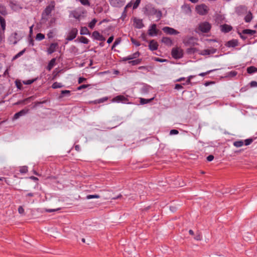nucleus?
<instances>
[{"instance_id": "nucleus-1", "label": "nucleus", "mask_w": 257, "mask_h": 257, "mask_svg": "<svg viewBox=\"0 0 257 257\" xmlns=\"http://www.w3.org/2000/svg\"><path fill=\"white\" fill-rule=\"evenodd\" d=\"M145 13L149 16L155 15L158 20L161 19L162 13V12L152 7L151 6H147L145 8Z\"/></svg>"}, {"instance_id": "nucleus-2", "label": "nucleus", "mask_w": 257, "mask_h": 257, "mask_svg": "<svg viewBox=\"0 0 257 257\" xmlns=\"http://www.w3.org/2000/svg\"><path fill=\"white\" fill-rule=\"evenodd\" d=\"M211 27V26L208 22H202L198 25L196 31H199L202 33H208L210 31Z\"/></svg>"}, {"instance_id": "nucleus-3", "label": "nucleus", "mask_w": 257, "mask_h": 257, "mask_svg": "<svg viewBox=\"0 0 257 257\" xmlns=\"http://www.w3.org/2000/svg\"><path fill=\"white\" fill-rule=\"evenodd\" d=\"M171 54L174 59H178L183 57L184 52L183 49L181 48L175 47L172 49Z\"/></svg>"}, {"instance_id": "nucleus-4", "label": "nucleus", "mask_w": 257, "mask_h": 257, "mask_svg": "<svg viewBox=\"0 0 257 257\" xmlns=\"http://www.w3.org/2000/svg\"><path fill=\"white\" fill-rule=\"evenodd\" d=\"M112 102H116L117 103L121 102L123 103H128L129 99L127 96H124L122 95H117L114 97L112 99Z\"/></svg>"}, {"instance_id": "nucleus-5", "label": "nucleus", "mask_w": 257, "mask_h": 257, "mask_svg": "<svg viewBox=\"0 0 257 257\" xmlns=\"http://www.w3.org/2000/svg\"><path fill=\"white\" fill-rule=\"evenodd\" d=\"M196 9L197 13L201 15H205L208 11V8L205 5L198 6L196 7Z\"/></svg>"}, {"instance_id": "nucleus-6", "label": "nucleus", "mask_w": 257, "mask_h": 257, "mask_svg": "<svg viewBox=\"0 0 257 257\" xmlns=\"http://www.w3.org/2000/svg\"><path fill=\"white\" fill-rule=\"evenodd\" d=\"M78 33V30L76 28H73L69 32L66 40L71 41L73 40L76 37Z\"/></svg>"}, {"instance_id": "nucleus-7", "label": "nucleus", "mask_w": 257, "mask_h": 257, "mask_svg": "<svg viewBox=\"0 0 257 257\" xmlns=\"http://www.w3.org/2000/svg\"><path fill=\"white\" fill-rule=\"evenodd\" d=\"M162 30L164 33L170 35H177L179 34V32L177 30L169 27H165Z\"/></svg>"}, {"instance_id": "nucleus-8", "label": "nucleus", "mask_w": 257, "mask_h": 257, "mask_svg": "<svg viewBox=\"0 0 257 257\" xmlns=\"http://www.w3.org/2000/svg\"><path fill=\"white\" fill-rule=\"evenodd\" d=\"M110 4L115 7H121L125 3V0H109Z\"/></svg>"}, {"instance_id": "nucleus-9", "label": "nucleus", "mask_w": 257, "mask_h": 257, "mask_svg": "<svg viewBox=\"0 0 257 257\" xmlns=\"http://www.w3.org/2000/svg\"><path fill=\"white\" fill-rule=\"evenodd\" d=\"M157 26L156 24H153L150 27L148 30V34L151 36L157 35L158 34V30L156 28Z\"/></svg>"}, {"instance_id": "nucleus-10", "label": "nucleus", "mask_w": 257, "mask_h": 257, "mask_svg": "<svg viewBox=\"0 0 257 257\" xmlns=\"http://www.w3.org/2000/svg\"><path fill=\"white\" fill-rule=\"evenodd\" d=\"M92 36L93 37L94 39H96L101 42H104L105 40V38L98 31H94L92 33Z\"/></svg>"}, {"instance_id": "nucleus-11", "label": "nucleus", "mask_w": 257, "mask_h": 257, "mask_svg": "<svg viewBox=\"0 0 257 257\" xmlns=\"http://www.w3.org/2000/svg\"><path fill=\"white\" fill-rule=\"evenodd\" d=\"M58 44L57 43H53L50 44L48 49L47 52L49 54H51L56 51L58 48Z\"/></svg>"}, {"instance_id": "nucleus-12", "label": "nucleus", "mask_w": 257, "mask_h": 257, "mask_svg": "<svg viewBox=\"0 0 257 257\" xmlns=\"http://www.w3.org/2000/svg\"><path fill=\"white\" fill-rule=\"evenodd\" d=\"M159 44L157 41L154 40H152L150 41L149 44V49L151 51H155L158 49Z\"/></svg>"}, {"instance_id": "nucleus-13", "label": "nucleus", "mask_w": 257, "mask_h": 257, "mask_svg": "<svg viewBox=\"0 0 257 257\" xmlns=\"http://www.w3.org/2000/svg\"><path fill=\"white\" fill-rule=\"evenodd\" d=\"M216 52V49L213 48L204 49L201 51L200 54L202 55H207L212 54Z\"/></svg>"}, {"instance_id": "nucleus-14", "label": "nucleus", "mask_w": 257, "mask_h": 257, "mask_svg": "<svg viewBox=\"0 0 257 257\" xmlns=\"http://www.w3.org/2000/svg\"><path fill=\"white\" fill-rule=\"evenodd\" d=\"M247 12V8L245 6H240L236 8L235 12L238 15H241Z\"/></svg>"}, {"instance_id": "nucleus-15", "label": "nucleus", "mask_w": 257, "mask_h": 257, "mask_svg": "<svg viewBox=\"0 0 257 257\" xmlns=\"http://www.w3.org/2000/svg\"><path fill=\"white\" fill-rule=\"evenodd\" d=\"M220 28L221 31L224 33H228L232 29L231 26L228 25L227 24L221 25Z\"/></svg>"}, {"instance_id": "nucleus-16", "label": "nucleus", "mask_w": 257, "mask_h": 257, "mask_svg": "<svg viewBox=\"0 0 257 257\" xmlns=\"http://www.w3.org/2000/svg\"><path fill=\"white\" fill-rule=\"evenodd\" d=\"M54 3L53 2L51 3V4H50L46 7V8L45 10L44 13L46 14L47 16L51 14L52 11L54 9Z\"/></svg>"}, {"instance_id": "nucleus-17", "label": "nucleus", "mask_w": 257, "mask_h": 257, "mask_svg": "<svg viewBox=\"0 0 257 257\" xmlns=\"http://www.w3.org/2000/svg\"><path fill=\"white\" fill-rule=\"evenodd\" d=\"M70 15L72 17L78 20L82 16V13L79 11L75 10L72 11Z\"/></svg>"}, {"instance_id": "nucleus-18", "label": "nucleus", "mask_w": 257, "mask_h": 257, "mask_svg": "<svg viewBox=\"0 0 257 257\" xmlns=\"http://www.w3.org/2000/svg\"><path fill=\"white\" fill-rule=\"evenodd\" d=\"M238 45V41L236 40H232L227 42L226 46L228 47H234Z\"/></svg>"}, {"instance_id": "nucleus-19", "label": "nucleus", "mask_w": 257, "mask_h": 257, "mask_svg": "<svg viewBox=\"0 0 257 257\" xmlns=\"http://www.w3.org/2000/svg\"><path fill=\"white\" fill-rule=\"evenodd\" d=\"M152 89V87L149 85H145L141 89V92L144 94L149 93Z\"/></svg>"}, {"instance_id": "nucleus-20", "label": "nucleus", "mask_w": 257, "mask_h": 257, "mask_svg": "<svg viewBox=\"0 0 257 257\" xmlns=\"http://www.w3.org/2000/svg\"><path fill=\"white\" fill-rule=\"evenodd\" d=\"M162 43H164L165 44L168 46H171L172 44V41L169 37H163L162 39Z\"/></svg>"}, {"instance_id": "nucleus-21", "label": "nucleus", "mask_w": 257, "mask_h": 257, "mask_svg": "<svg viewBox=\"0 0 257 257\" xmlns=\"http://www.w3.org/2000/svg\"><path fill=\"white\" fill-rule=\"evenodd\" d=\"M134 23L135 24V27L139 29H141L144 26L143 22L141 20L135 19Z\"/></svg>"}, {"instance_id": "nucleus-22", "label": "nucleus", "mask_w": 257, "mask_h": 257, "mask_svg": "<svg viewBox=\"0 0 257 257\" xmlns=\"http://www.w3.org/2000/svg\"><path fill=\"white\" fill-rule=\"evenodd\" d=\"M55 62H56L55 58H53L52 59H51L48 64V65L47 66V69L49 71L51 70L52 69V68L54 67V66L55 65Z\"/></svg>"}, {"instance_id": "nucleus-23", "label": "nucleus", "mask_w": 257, "mask_h": 257, "mask_svg": "<svg viewBox=\"0 0 257 257\" xmlns=\"http://www.w3.org/2000/svg\"><path fill=\"white\" fill-rule=\"evenodd\" d=\"M154 97H153L151 98H150V99H145V98H140V103L141 104H147L148 103L151 102L153 100H154Z\"/></svg>"}, {"instance_id": "nucleus-24", "label": "nucleus", "mask_w": 257, "mask_h": 257, "mask_svg": "<svg viewBox=\"0 0 257 257\" xmlns=\"http://www.w3.org/2000/svg\"><path fill=\"white\" fill-rule=\"evenodd\" d=\"M0 25L3 31H4L6 29V22L5 19L2 16H0Z\"/></svg>"}, {"instance_id": "nucleus-25", "label": "nucleus", "mask_w": 257, "mask_h": 257, "mask_svg": "<svg viewBox=\"0 0 257 257\" xmlns=\"http://www.w3.org/2000/svg\"><path fill=\"white\" fill-rule=\"evenodd\" d=\"M252 19V14L250 12H249L247 15L244 18L245 22L249 23L251 21Z\"/></svg>"}, {"instance_id": "nucleus-26", "label": "nucleus", "mask_w": 257, "mask_h": 257, "mask_svg": "<svg viewBox=\"0 0 257 257\" xmlns=\"http://www.w3.org/2000/svg\"><path fill=\"white\" fill-rule=\"evenodd\" d=\"M247 72L249 74L257 72V68L254 66H250L247 68Z\"/></svg>"}, {"instance_id": "nucleus-27", "label": "nucleus", "mask_w": 257, "mask_h": 257, "mask_svg": "<svg viewBox=\"0 0 257 257\" xmlns=\"http://www.w3.org/2000/svg\"><path fill=\"white\" fill-rule=\"evenodd\" d=\"M255 31L254 30H251L249 29H245L242 31V33L243 34H248L249 35H253L255 33Z\"/></svg>"}, {"instance_id": "nucleus-28", "label": "nucleus", "mask_w": 257, "mask_h": 257, "mask_svg": "<svg viewBox=\"0 0 257 257\" xmlns=\"http://www.w3.org/2000/svg\"><path fill=\"white\" fill-rule=\"evenodd\" d=\"M0 14L3 16H6L7 14L5 7L2 5H0Z\"/></svg>"}, {"instance_id": "nucleus-29", "label": "nucleus", "mask_w": 257, "mask_h": 257, "mask_svg": "<svg viewBox=\"0 0 257 257\" xmlns=\"http://www.w3.org/2000/svg\"><path fill=\"white\" fill-rule=\"evenodd\" d=\"M70 94V91L65 90H62L61 91V95L59 96L60 98H61L63 97L65 95H69Z\"/></svg>"}, {"instance_id": "nucleus-30", "label": "nucleus", "mask_w": 257, "mask_h": 257, "mask_svg": "<svg viewBox=\"0 0 257 257\" xmlns=\"http://www.w3.org/2000/svg\"><path fill=\"white\" fill-rule=\"evenodd\" d=\"M107 97H103L97 100H95L93 102L94 104L101 103L106 101V100H107Z\"/></svg>"}, {"instance_id": "nucleus-31", "label": "nucleus", "mask_w": 257, "mask_h": 257, "mask_svg": "<svg viewBox=\"0 0 257 257\" xmlns=\"http://www.w3.org/2000/svg\"><path fill=\"white\" fill-rule=\"evenodd\" d=\"M97 20L96 19H93L91 21V22H90L89 23V24H88V27H89L90 29H92L94 27V26H95V25L96 23H97Z\"/></svg>"}, {"instance_id": "nucleus-32", "label": "nucleus", "mask_w": 257, "mask_h": 257, "mask_svg": "<svg viewBox=\"0 0 257 257\" xmlns=\"http://www.w3.org/2000/svg\"><path fill=\"white\" fill-rule=\"evenodd\" d=\"M89 33V30H88V29L86 27H84L81 28V29L80 31V34L81 35H87V34H88Z\"/></svg>"}, {"instance_id": "nucleus-33", "label": "nucleus", "mask_w": 257, "mask_h": 257, "mask_svg": "<svg viewBox=\"0 0 257 257\" xmlns=\"http://www.w3.org/2000/svg\"><path fill=\"white\" fill-rule=\"evenodd\" d=\"M19 171L22 174L26 173L28 172V167L26 166L21 167Z\"/></svg>"}, {"instance_id": "nucleus-34", "label": "nucleus", "mask_w": 257, "mask_h": 257, "mask_svg": "<svg viewBox=\"0 0 257 257\" xmlns=\"http://www.w3.org/2000/svg\"><path fill=\"white\" fill-rule=\"evenodd\" d=\"M100 198V196L97 194L88 195L86 197V198L87 199H94V198Z\"/></svg>"}, {"instance_id": "nucleus-35", "label": "nucleus", "mask_w": 257, "mask_h": 257, "mask_svg": "<svg viewBox=\"0 0 257 257\" xmlns=\"http://www.w3.org/2000/svg\"><path fill=\"white\" fill-rule=\"evenodd\" d=\"M45 38V36L42 33H38L37 34L36 39L38 41L42 40Z\"/></svg>"}, {"instance_id": "nucleus-36", "label": "nucleus", "mask_w": 257, "mask_h": 257, "mask_svg": "<svg viewBox=\"0 0 257 257\" xmlns=\"http://www.w3.org/2000/svg\"><path fill=\"white\" fill-rule=\"evenodd\" d=\"M80 42L83 44H88L89 43V40L85 37H81L79 39Z\"/></svg>"}, {"instance_id": "nucleus-37", "label": "nucleus", "mask_w": 257, "mask_h": 257, "mask_svg": "<svg viewBox=\"0 0 257 257\" xmlns=\"http://www.w3.org/2000/svg\"><path fill=\"white\" fill-rule=\"evenodd\" d=\"M141 62V59H136L134 60H132L129 62V63L131 64L132 65H136L139 64Z\"/></svg>"}, {"instance_id": "nucleus-38", "label": "nucleus", "mask_w": 257, "mask_h": 257, "mask_svg": "<svg viewBox=\"0 0 257 257\" xmlns=\"http://www.w3.org/2000/svg\"><path fill=\"white\" fill-rule=\"evenodd\" d=\"M62 87V85L61 83H58V82H54L53 84H52V87L54 89H56V88H61Z\"/></svg>"}, {"instance_id": "nucleus-39", "label": "nucleus", "mask_w": 257, "mask_h": 257, "mask_svg": "<svg viewBox=\"0 0 257 257\" xmlns=\"http://www.w3.org/2000/svg\"><path fill=\"white\" fill-rule=\"evenodd\" d=\"M25 52V49H24L22 51H20V52H19L17 55H16L14 57L13 59L15 60V59L18 58L19 57L21 56Z\"/></svg>"}, {"instance_id": "nucleus-40", "label": "nucleus", "mask_w": 257, "mask_h": 257, "mask_svg": "<svg viewBox=\"0 0 257 257\" xmlns=\"http://www.w3.org/2000/svg\"><path fill=\"white\" fill-rule=\"evenodd\" d=\"M25 52V49H24L22 51H20V52H19L17 55H16L14 57L13 59L15 60V59L18 58L19 57L21 56Z\"/></svg>"}, {"instance_id": "nucleus-41", "label": "nucleus", "mask_w": 257, "mask_h": 257, "mask_svg": "<svg viewBox=\"0 0 257 257\" xmlns=\"http://www.w3.org/2000/svg\"><path fill=\"white\" fill-rule=\"evenodd\" d=\"M121 41V39L120 38H117L115 41H114L113 45H112V49H113L116 45H117L118 44H119L120 43Z\"/></svg>"}, {"instance_id": "nucleus-42", "label": "nucleus", "mask_w": 257, "mask_h": 257, "mask_svg": "<svg viewBox=\"0 0 257 257\" xmlns=\"http://www.w3.org/2000/svg\"><path fill=\"white\" fill-rule=\"evenodd\" d=\"M28 110H29L28 109H24L21 110V111H20L18 112L20 114V115L21 116H23V115L26 114V113H27L28 112Z\"/></svg>"}, {"instance_id": "nucleus-43", "label": "nucleus", "mask_w": 257, "mask_h": 257, "mask_svg": "<svg viewBox=\"0 0 257 257\" xmlns=\"http://www.w3.org/2000/svg\"><path fill=\"white\" fill-rule=\"evenodd\" d=\"M194 239L196 240H201L202 239L201 234L198 232L194 237Z\"/></svg>"}, {"instance_id": "nucleus-44", "label": "nucleus", "mask_w": 257, "mask_h": 257, "mask_svg": "<svg viewBox=\"0 0 257 257\" xmlns=\"http://www.w3.org/2000/svg\"><path fill=\"white\" fill-rule=\"evenodd\" d=\"M131 41L134 45H135L137 46H139L141 45L140 42L138 41L137 40L133 38L131 39Z\"/></svg>"}, {"instance_id": "nucleus-45", "label": "nucleus", "mask_w": 257, "mask_h": 257, "mask_svg": "<svg viewBox=\"0 0 257 257\" xmlns=\"http://www.w3.org/2000/svg\"><path fill=\"white\" fill-rule=\"evenodd\" d=\"M81 3L84 6H89L90 3L88 0H79Z\"/></svg>"}, {"instance_id": "nucleus-46", "label": "nucleus", "mask_w": 257, "mask_h": 257, "mask_svg": "<svg viewBox=\"0 0 257 257\" xmlns=\"http://www.w3.org/2000/svg\"><path fill=\"white\" fill-rule=\"evenodd\" d=\"M141 0H136L133 5V9H136L140 4Z\"/></svg>"}, {"instance_id": "nucleus-47", "label": "nucleus", "mask_w": 257, "mask_h": 257, "mask_svg": "<svg viewBox=\"0 0 257 257\" xmlns=\"http://www.w3.org/2000/svg\"><path fill=\"white\" fill-rule=\"evenodd\" d=\"M154 60L156 61L160 62H164L167 61V60H166V59H161V58H158V57H155L154 58Z\"/></svg>"}, {"instance_id": "nucleus-48", "label": "nucleus", "mask_w": 257, "mask_h": 257, "mask_svg": "<svg viewBox=\"0 0 257 257\" xmlns=\"http://www.w3.org/2000/svg\"><path fill=\"white\" fill-rule=\"evenodd\" d=\"M18 212L20 214H23L24 213L25 210L22 206H20L18 208Z\"/></svg>"}, {"instance_id": "nucleus-49", "label": "nucleus", "mask_w": 257, "mask_h": 257, "mask_svg": "<svg viewBox=\"0 0 257 257\" xmlns=\"http://www.w3.org/2000/svg\"><path fill=\"white\" fill-rule=\"evenodd\" d=\"M139 55H140V53L139 52H136V53L133 54L132 55H131V56H132V58L134 59L138 58L139 56Z\"/></svg>"}, {"instance_id": "nucleus-50", "label": "nucleus", "mask_w": 257, "mask_h": 257, "mask_svg": "<svg viewBox=\"0 0 257 257\" xmlns=\"http://www.w3.org/2000/svg\"><path fill=\"white\" fill-rule=\"evenodd\" d=\"M89 86V85H86V84H83L80 85L78 87V90H81L82 89H85L88 87Z\"/></svg>"}, {"instance_id": "nucleus-51", "label": "nucleus", "mask_w": 257, "mask_h": 257, "mask_svg": "<svg viewBox=\"0 0 257 257\" xmlns=\"http://www.w3.org/2000/svg\"><path fill=\"white\" fill-rule=\"evenodd\" d=\"M179 133V132L176 130H172L170 132V135H177Z\"/></svg>"}, {"instance_id": "nucleus-52", "label": "nucleus", "mask_w": 257, "mask_h": 257, "mask_svg": "<svg viewBox=\"0 0 257 257\" xmlns=\"http://www.w3.org/2000/svg\"><path fill=\"white\" fill-rule=\"evenodd\" d=\"M252 139H246L245 141V144L244 145H250L251 143H252Z\"/></svg>"}, {"instance_id": "nucleus-53", "label": "nucleus", "mask_w": 257, "mask_h": 257, "mask_svg": "<svg viewBox=\"0 0 257 257\" xmlns=\"http://www.w3.org/2000/svg\"><path fill=\"white\" fill-rule=\"evenodd\" d=\"M252 139H246L245 141V144L244 145H250L251 143H252Z\"/></svg>"}, {"instance_id": "nucleus-54", "label": "nucleus", "mask_w": 257, "mask_h": 257, "mask_svg": "<svg viewBox=\"0 0 257 257\" xmlns=\"http://www.w3.org/2000/svg\"><path fill=\"white\" fill-rule=\"evenodd\" d=\"M213 70H209V71H208L206 72H203V73H201L199 74V76H205L206 75H207L208 74H209L210 72H212Z\"/></svg>"}, {"instance_id": "nucleus-55", "label": "nucleus", "mask_w": 257, "mask_h": 257, "mask_svg": "<svg viewBox=\"0 0 257 257\" xmlns=\"http://www.w3.org/2000/svg\"><path fill=\"white\" fill-rule=\"evenodd\" d=\"M214 157L213 156V155H209L207 157V160L208 161V162H211L212 161L213 159H214Z\"/></svg>"}, {"instance_id": "nucleus-56", "label": "nucleus", "mask_w": 257, "mask_h": 257, "mask_svg": "<svg viewBox=\"0 0 257 257\" xmlns=\"http://www.w3.org/2000/svg\"><path fill=\"white\" fill-rule=\"evenodd\" d=\"M250 86L251 87H254L257 86V82L252 81L250 83Z\"/></svg>"}, {"instance_id": "nucleus-57", "label": "nucleus", "mask_w": 257, "mask_h": 257, "mask_svg": "<svg viewBox=\"0 0 257 257\" xmlns=\"http://www.w3.org/2000/svg\"><path fill=\"white\" fill-rule=\"evenodd\" d=\"M175 88L177 90L181 89L183 88V86L179 84H176L175 86Z\"/></svg>"}, {"instance_id": "nucleus-58", "label": "nucleus", "mask_w": 257, "mask_h": 257, "mask_svg": "<svg viewBox=\"0 0 257 257\" xmlns=\"http://www.w3.org/2000/svg\"><path fill=\"white\" fill-rule=\"evenodd\" d=\"M86 79L83 77H80L78 79V83L80 84L86 81Z\"/></svg>"}, {"instance_id": "nucleus-59", "label": "nucleus", "mask_w": 257, "mask_h": 257, "mask_svg": "<svg viewBox=\"0 0 257 257\" xmlns=\"http://www.w3.org/2000/svg\"><path fill=\"white\" fill-rule=\"evenodd\" d=\"M233 145H244L242 141H236L233 143Z\"/></svg>"}, {"instance_id": "nucleus-60", "label": "nucleus", "mask_w": 257, "mask_h": 257, "mask_svg": "<svg viewBox=\"0 0 257 257\" xmlns=\"http://www.w3.org/2000/svg\"><path fill=\"white\" fill-rule=\"evenodd\" d=\"M113 39H114L113 36H112L110 37L108 39V40H107V42L108 44L111 43L113 41Z\"/></svg>"}, {"instance_id": "nucleus-61", "label": "nucleus", "mask_w": 257, "mask_h": 257, "mask_svg": "<svg viewBox=\"0 0 257 257\" xmlns=\"http://www.w3.org/2000/svg\"><path fill=\"white\" fill-rule=\"evenodd\" d=\"M196 51L195 48H190L188 49V53H195Z\"/></svg>"}, {"instance_id": "nucleus-62", "label": "nucleus", "mask_w": 257, "mask_h": 257, "mask_svg": "<svg viewBox=\"0 0 257 257\" xmlns=\"http://www.w3.org/2000/svg\"><path fill=\"white\" fill-rule=\"evenodd\" d=\"M20 116H21L20 115V114L19 113V112H17L15 114V115L14 116V119H17L19 118Z\"/></svg>"}, {"instance_id": "nucleus-63", "label": "nucleus", "mask_w": 257, "mask_h": 257, "mask_svg": "<svg viewBox=\"0 0 257 257\" xmlns=\"http://www.w3.org/2000/svg\"><path fill=\"white\" fill-rule=\"evenodd\" d=\"M133 59L132 58L131 55H130L126 57H125L123 58V61H127V60H133Z\"/></svg>"}, {"instance_id": "nucleus-64", "label": "nucleus", "mask_w": 257, "mask_h": 257, "mask_svg": "<svg viewBox=\"0 0 257 257\" xmlns=\"http://www.w3.org/2000/svg\"><path fill=\"white\" fill-rule=\"evenodd\" d=\"M34 195L35 194L33 193H28V194H26V196L27 197H34Z\"/></svg>"}]
</instances>
